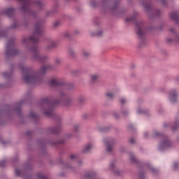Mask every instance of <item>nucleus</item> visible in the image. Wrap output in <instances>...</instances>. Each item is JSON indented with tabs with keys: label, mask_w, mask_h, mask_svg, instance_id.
I'll list each match as a JSON object with an SVG mask.
<instances>
[{
	"label": "nucleus",
	"mask_w": 179,
	"mask_h": 179,
	"mask_svg": "<svg viewBox=\"0 0 179 179\" xmlns=\"http://www.w3.org/2000/svg\"><path fill=\"white\" fill-rule=\"evenodd\" d=\"M171 18L174 20V22H176V23H179V15L177 12H173L171 13Z\"/></svg>",
	"instance_id": "9d476101"
},
{
	"label": "nucleus",
	"mask_w": 179,
	"mask_h": 179,
	"mask_svg": "<svg viewBox=\"0 0 179 179\" xmlns=\"http://www.w3.org/2000/svg\"><path fill=\"white\" fill-rule=\"evenodd\" d=\"M62 143H64V140H61L60 141H59V144L62 145Z\"/></svg>",
	"instance_id": "e433bc0d"
},
{
	"label": "nucleus",
	"mask_w": 179,
	"mask_h": 179,
	"mask_svg": "<svg viewBox=\"0 0 179 179\" xmlns=\"http://www.w3.org/2000/svg\"><path fill=\"white\" fill-rule=\"evenodd\" d=\"M151 171H152V173H157V171L156 169H155L154 168H152V169H151Z\"/></svg>",
	"instance_id": "2f4dec72"
},
{
	"label": "nucleus",
	"mask_w": 179,
	"mask_h": 179,
	"mask_svg": "<svg viewBox=\"0 0 179 179\" xmlns=\"http://www.w3.org/2000/svg\"><path fill=\"white\" fill-rule=\"evenodd\" d=\"M64 36L65 37H69V34H66Z\"/></svg>",
	"instance_id": "a19ab883"
},
{
	"label": "nucleus",
	"mask_w": 179,
	"mask_h": 179,
	"mask_svg": "<svg viewBox=\"0 0 179 179\" xmlns=\"http://www.w3.org/2000/svg\"><path fill=\"white\" fill-rule=\"evenodd\" d=\"M92 148L93 145L92 144H88L83 150L84 153H89V152L92 150Z\"/></svg>",
	"instance_id": "dca6fc26"
},
{
	"label": "nucleus",
	"mask_w": 179,
	"mask_h": 179,
	"mask_svg": "<svg viewBox=\"0 0 179 179\" xmlns=\"http://www.w3.org/2000/svg\"><path fill=\"white\" fill-rule=\"evenodd\" d=\"M5 13L7 15V16H12L13 13H15V9L14 8H8L6 10Z\"/></svg>",
	"instance_id": "2eb2a0df"
},
{
	"label": "nucleus",
	"mask_w": 179,
	"mask_h": 179,
	"mask_svg": "<svg viewBox=\"0 0 179 179\" xmlns=\"http://www.w3.org/2000/svg\"><path fill=\"white\" fill-rule=\"evenodd\" d=\"M156 135H159V133H156Z\"/></svg>",
	"instance_id": "a18cd8bd"
},
{
	"label": "nucleus",
	"mask_w": 179,
	"mask_h": 179,
	"mask_svg": "<svg viewBox=\"0 0 179 179\" xmlns=\"http://www.w3.org/2000/svg\"><path fill=\"white\" fill-rule=\"evenodd\" d=\"M59 62H61V60L59 59H56L55 61V64L56 65H58V64H59Z\"/></svg>",
	"instance_id": "393cba45"
},
{
	"label": "nucleus",
	"mask_w": 179,
	"mask_h": 179,
	"mask_svg": "<svg viewBox=\"0 0 179 179\" xmlns=\"http://www.w3.org/2000/svg\"><path fill=\"white\" fill-rule=\"evenodd\" d=\"M106 96L109 99H113V97H114L115 94L113 92H108V93L106 94Z\"/></svg>",
	"instance_id": "aec40b11"
},
{
	"label": "nucleus",
	"mask_w": 179,
	"mask_h": 179,
	"mask_svg": "<svg viewBox=\"0 0 179 179\" xmlns=\"http://www.w3.org/2000/svg\"><path fill=\"white\" fill-rule=\"evenodd\" d=\"M49 85L50 86H62L64 83L58 79L52 78L50 80Z\"/></svg>",
	"instance_id": "1a4fd4ad"
},
{
	"label": "nucleus",
	"mask_w": 179,
	"mask_h": 179,
	"mask_svg": "<svg viewBox=\"0 0 179 179\" xmlns=\"http://www.w3.org/2000/svg\"><path fill=\"white\" fill-rule=\"evenodd\" d=\"M136 27L137 29L136 34L140 38H142L145 36V29H143V24L142 22H136Z\"/></svg>",
	"instance_id": "423d86ee"
},
{
	"label": "nucleus",
	"mask_w": 179,
	"mask_h": 179,
	"mask_svg": "<svg viewBox=\"0 0 179 179\" xmlns=\"http://www.w3.org/2000/svg\"><path fill=\"white\" fill-rule=\"evenodd\" d=\"M83 55H84V57H88L89 52H83Z\"/></svg>",
	"instance_id": "c756f323"
},
{
	"label": "nucleus",
	"mask_w": 179,
	"mask_h": 179,
	"mask_svg": "<svg viewBox=\"0 0 179 179\" xmlns=\"http://www.w3.org/2000/svg\"><path fill=\"white\" fill-rule=\"evenodd\" d=\"M31 52L34 55V58L36 59L37 61H40L41 62H43L45 59H47V56H41L40 53H38V48L36 46L32 48Z\"/></svg>",
	"instance_id": "39448f33"
},
{
	"label": "nucleus",
	"mask_w": 179,
	"mask_h": 179,
	"mask_svg": "<svg viewBox=\"0 0 179 179\" xmlns=\"http://www.w3.org/2000/svg\"><path fill=\"white\" fill-rule=\"evenodd\" d=\"M30 117H31V118H36L37 115H36V113H31Z\"/></svg>",
	"instance_id": "5701e85b"
},
{
	"label": "nucleus",
	"mask_w": 179,
	"mask_h": 179,
	"mask_svg": "<svg viewBox=\"0 0 179 179\" xmlns=\"http://www.w3.org/2000/svg\"><path fill=\"white\" fill-rule=\"evenodd\" d=\"M164 127H166V124H164Z\"/></svg>",
	"instance_id": "09e8293b"
},
{
	"label": "nucleus",
	"mask_w": 179,
	"mask_h": 179,
	"mask_svg": "<svg viewBox=\"0 0 179 179\" xmlns=\"http://www.w3.org/2000/svg\"><path fill=\"white\" fill-rule=\"evenodd\" d=\"M76 155H71V159H72L73 160V159H76Z\"/></svg>",
	"instance_id": "c9c22d12"
},
{
	"label": "nucleus",
	"mask_w": 179,
	"mask_h": 179,
	"mask_svg": "<svg viewBox=\"0 0 179 179\" xmlns=\"http://www.w3.org/2000/svg\"><path fill=\"white\" fill-rule=\"evenodd\" d=\"M149 8H150V6H145V9H147V10H149Z\"/></svg>",
	"instance_id": "4c0bfd02"
},
{
	"label": "nucleus",
	"mask_w": 179,
	"mask_h": 179,
	"mask_svg": "<svg viewBox=\"0 0 179 179\" xmlns=\"http://www.w3.org/2000/svg\"><path fill=\"white\" fill-rule=\"evenodd\" d=\"M3 76H4L5 78L9 76V74H8V73H3Z\"/></svg>",
	"instance_id": "473e14b6"
},
{
	"label": "nucleus",
	"mask_w": 179,
	"mask_h": 179,
	"mask_svg": "<svg viewBox=\"0 0 179 179\" xmlns=\"http://www.w3.org/2000/svg\"><path fill=\"white\" fill-rule=\"evenodd\" d=\"M168 41L170 43V42H171V40H168Z\"/></svg>",
	"instance_id": "37998d69"
},
{
	"label": "nucleus",
	"mask_w": 179,
	"mask_h": 179,
	"mask_svg": "<svg viewBox=\"0 0 179 179\" xmlns=\"http://www.w3.org/2000/svg\"><path fill=\"white\" fill-rule=\"evenodd\" d=\"M64 96V94L62 93V97Z\"/></svg>",
	"instance_id": "c03bdc74"
},
{
	"label": "nucleus",
	"mask_w": 179,
	"mask_h": 179,
	"mask_svg": "<svg viewBox=\"0 0 179 179\" xmlns=\"http://www.w3.org/2000/svg\"><path fill=\"white\" fill-rule=\"evenodd\" d=\"M15 174L16 176H20V174H22V171L15 170Z\"/></svg>",
	"instance_id": "b1692460"
},
{
	"label": "nucleus",
	"mask_w": 179,
	"mask_h": 179,
	"mask_svg": "<svg viewBox=\"0 0 179 179\" xmlns=\"http://www.w3.org/2000/svg\"><path fill=\"white\" fill-rule=\"evenodd\" d=\"M171 146V142L169 141V139L166 138L162 143L159 144V150H164L167 149V148H170Z\"/></svg>",
	"instance_id": "0eeeda50"
},
{
	"label": "nucleus",
	"mask_w": 179,
	"mask_h": 179,
	"mask_svg": "<svg viewBox=\"0 0 179 179\" xmlns=\"http://www.w3.org/2000/svg\"><path fill=\"white\" fill-rule=\"evenodd\" d=\"M87 177L90 179H96V175H94V173H90L87 176Z\"/></svg>",
	"instance_id": "6ab92c4d"
},
{
	"label": "nucleus",
	"mask_w": 179,
	"mask_h": 179,
	"mask_svg": "<svg viewBox=\"0 0 179 179\" xmlns=\"http://www.w3.org/2000/svg\"><path fill=\"white\" fill-rule=\"evenodd\" d=\"M178 166V164L177 162L173 164V169H177Z\"/></svg>",
	"instance_id": "cd10ccee"
},
{
	"label": "nucleus",
	"mask_w": 179,
	"mask_h": 179,
	"mask_svg": "<svg viewBox=\"0 0 179 179\" xmlns=\"http://www.w3.org/2000/svg\"><path fill=\"white\" fill-rule=\"evenodd\" d=\"M170 100L172 103L177 101V92H176V91H173L170 94Z\"/></svg>",
	"instance_id": "f8f14e48"
},
{
	"label": "nucleus",
	"mask_w": 179,
	"mask_h": 179,
	"mask_svg": "<svg viewBox=\"0 0 179 179\" xmlns=\"http://www.w3.org/2000/svg\"><path fill=\"white\" fill-rule=\"evenodd\" d=\"M58 45V43L55 41H50L49 42L48 45H47V50H51V48H55Z\"/></svg>",
	"instance_id": "4468645a"
},
{
	"label": "nucleus",
	"mask_w": 179,
	"mask_h": 179,
	"mask_svg": "<svg viewBox=\"0 0 179 179\" xmlns=\"http://www.w3.org/2000/svg\"><path fill=\"white\" fill-rule=\"evenodd\" d=\"M103 34V31H100L96 34V36H101Z\"/></svg>",
	"instance_id": "7c9ffc66"
},
{
	"label": "nucleus",
	"mask_w": 179,
	"mask_h": 179,
	"mask_svg": "<svg viewBox=\"0 0 179 179\" xmlns=\"http://www.w3.org/2000/svg\"><path fill=\"white\" fill-rule=\"evenodd\" d=\"M130 143H135V140L134 138H131Z\"/></svg>",
	"instance_id": "72a5a7b5"
},
{
	"label": "nucleus",
	"mask_w": 179,
	"mask_h": 179,
	"mask_svg": "<svg viewBox=\"0 0 179 179\" xmlns=\"http://www.w3.org/2000/svg\"><path fill=\"white\" fill-rule=\"evenodd\" d=\"M105 143L107 147L106 151L108 152V153H110V152L113 150V143L108 141L107 140H105Z\"/></svg>",
	"instance_id": "9b49d317"
},
{
	"label": "nucleus",
	"mask_w": 179,
	"mask_h": 179,
	"mask_svg": "<svg viewBox=\"0 0 179 179\" xmlns=\"http://www.w3.org/2000/svg\"><path fill=\"white\" fill-rule=\"evenodd\" d=\"M41 179H47V177H45V176H41Z\"/></svg>",
	"instance_id": "58836bf2"
},
{
	"label": "nucleus",
	"mask_w": 179,
	"mask_h": 179,
	"mask_svg": "<svg viewBox=\"0 0 179 179\" xmlns=\"http://www.w3.org/2000/svg\"><path fill=\"white\" fill-rule=\"evenodd\" d=\"M52 67H51L50 65H46L44 66L43 67H42L40 70L39 73L41 75H43V73H45L47 72V71H48V69H51Z\"/></svg>",
	"instance_id": "ddd939ff"
},
{
	"label": "nucleus",
	"mask_w": 179,
	"mask_h": 179,
	"mask_svg": "<svg viewBox=\"0 0 179 179\" xmlns=\"http://www.w3.org/2000/svg\"><path fill=\"white\" fill-rule=\"evenodd\" d=\"M43 104L47 106L48 108L44 111L45 115L48 117H52L54 115V112L52 111V108L55 106L57 104V102H54L50 99V98H45L43 101Z\"/></svg>",
	"instance_id": "20e7f679"
},
{
	"label": "nucleus",
	"mask_w": 179,
	"mask_h": 179,
	"mask_svg": "<svg viewBox=\"0 0 179 179\" xmlns=\"http://www.w3.org/2000/svg\"><path fill=\"white\" fill-rule=\"evenodd\" d=\"M19 2H21L22 3V7L21 9L24 12H29L30 15H33V13L30 10H29V8L30 6H37L40 9L43 8V3L40 1H33L31 0H17Z\"/></svg>",
	"instance_id": "f03ea898"
},
{
	"label": "nucleus",
	"mask_w": 179,
	"mask_h": 179,
	"mask_svg": "<svg viewBox=\"0 0 179 179\" xmlns=\"http://www.w3.org/2000/svg\"><path fill=\"white\" fill-rule=\"evenodd\" d=\"M3 166H5V161H1L0 162V167H3Z\"/></svg>",
	"instance_id": "a878e982"
},
{
	"label": "nucleus",
	"mask_w": 179,
	"mask_h": 179,
	"mask_svg": "<svg viewBox=\"0 0 179 179\" xmlns=\"http://www.w3.org/2000/svg\"><path fill=\"white\" fill-rule=\"evenodd\" d=\"M52 134H58L59 132V128L54 127L51 129Z\"/></svg>",
	"instance_id": "f3484780"
},
{
	"label": "nucleus",
	"mask_w": 179,
	"mask_h": 179,
	"mask_svg": "<svg viewBox=\"0 0 179 179\" xmlns=\"http://www.w3.org/2000/svg\"><path fill=\"white\" fill-rule=\"evenodd\" d=\"M130 160H131V162H136V158H135V157L134 155H131L130 157Z\"/></svg>",
	"instance_id": "4be33fe9"
},
{
	"label": "nucleus",
	"mask_w": 179,
	"mask_h": 179,
	"mask_svg": "<svg viewBox=\"0 0 179 179\" xmlns=\"http://www.w3.org/2000/svg\"><path fill=\"white\" fill-rule=\"evenodd\" d=\"M114 166V165L113 164H112V167H113Z\"/></svg>",
	"instance_id": "de8ad7c7"
},
{
	"label": "nucleus",
	"mask_w": 179,
	"mask_h": 179,
	"mask_svg": "<svg viewBox=\"0 0 179 179\" xmlns=\"http://www.w3.org/2000/svg\"><path fill=\"white\" fill-rule=\"evenodd\" d=\"M120 103H122V104H124V103H125V99H120Z\"/></svg>",
	"instance_id": "f704fd0d"
},
{
	"label": "nucleus",
	"mask_w": 179,
	"mask_h": 179,
	"mask_svg": "<svg viewBox=\"0 0 179 179\" xmlns=\"http://www.w3.org/2000/svg\"><path fill=\"white\" fill-rule=\"evenodd\" d=\"M176 43H179V36L178 35H176Z\"/></svg>",
	"instance_id": "bb28decb"
},
{
	"label": "nucleus",
	"mask_w": 179,
	"mask_h": 179,
	"mask_svg": "<svg viewBox=\"0 0 179 179\" xmlns=\"http://www.w3.org/2000/svg\"><path fill=\"white\" fill-rule=\"evenodd\" d=\"M97 75H92L91 76V79L93 82H96L97 80Z\"/></svg>",
	"instance_id": "412c9836"
},
{
	"label": "nucleus",
	"mask_w": 179,
	"mask_h": 179,
	"mask_svg": "<svg viewBox=\"0 0 179 179\" xmlns=\"http://www.w3.org/2000/svg\"><path fill=\"white\" fill-rule=\"evenodd\" d=\"M55 26H57V25H58V23H57V22H56V23L55 24Z\"/></svg>",
	"instance_id": "79ce46f5"
},
{
	"label": "nucleus",
	"mask_w": 179,
	"mask_h": 179,
	"mask_svg": "<svg viewBox=\"0 0 179 179\" xmlns=\"http://www.w3.org/2000/svg\"><path fill=\"white\" fill-rule=\"evenodd\" d=\"M23 79L26 83H37L38 78L31 70L27 68L22 69Z\"/></svg>",
	"instance_id": "7ed1b4c3"
},
{
	"label": "nucleus",
	"mask_w": 179,
	"mask_h": 179,
	"mask_svg": "<svg viewBox=\"0 0 179 179\" xmlns=\"http://www.w3.org/2000/svg\"><path fill=\"white\" fill-rule=\"evenodd\" d=\"M17 26V22H14L13 25V29H16Z\"/></svg>",
	"instance_id": "c85d7f7f"
},
{
	"label": "nucleus",
	"mask_w": 179,
	"mask_h": 179,
	"mask_svg": "<svg viewBox=\"0 0 179 179\" xmlns=\"http://www.w3.org/2000/svg\"><path fill=\"white\" fill-rule=\"evenodd\" d=\"M145 136H148V134H145Z\"/></svg>",
	"instance_id": "49530a36"
},
{
	"label": "nucleus",
	"mask_w": 179,
	"mask_h": 179,
	"mask_svg": "<svg viewBox=\"0 0 179 179\" xmlns=\"http://www.w3.org/2000/svg\"><path fill=\"white\" fill-rule=\"evenodd\" d=\"M43 30L41 27V24L36 23L34 27V30L32 36L29 37V39L25 38L23 39L24 43H27V41H31L34 44L38 43V38L43 36Z\"/></svg>",
	"instance_id": "f257e3e1"
},
{
	"label": "nucleus",
	"mask_w": 179,
	"mask_h": 179,
	"mask_svg": "<svg viewBox=\"0 0 179 179\" xmlns=\"http://www.w3.org/2000/svg\"><path fill=\"white\" fill-rule=\"evenodd\" d=\"M10 45H13V42H11L7 45V50H6V55H16L18 51L16 49H10Z\"/></svg>",
	"instance_id": "6e6552de"
},
{
	"label": "nucleus",
	"mask_w": 179,
	"mask_h": 179,
	"mask_svg": "<svg viewBox=\"0 0 179 179\" xmlns=\"http://www.w3.org/2000/svg\"><path fill=\"white\" fill-rule=\"evenodd\" d=\"M170 30V31H171V33H174V29H169Z\"/></svg>",
	"instance_id": "ea45409f"
},
{
	"label": "nucleus",
	"mask_w": 179,
	"mask_h": 179,
	"mask_svg": "<svg viewBox=\"0 0 179 179\" xmlns=\"http://www.w3.org/2000/svg\"><path fill=\"white\" fill-rule=\"evenodd\" d=\"M136 17L135 16H133L131 17H128L125 20V22H135Z\"/></svg>",
	"instance_id": "a211bd4d"
}]
</instances>
